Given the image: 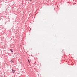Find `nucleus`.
Instances as JSON below:
<instances>
[{"label": "nucleus", "mask_w": 77, "mask_h": 77, "mask_svg": "<svg viewBox=\"0 0 77 77\" xmlns=\"http://www.w3.org/2000/svg\"><path fill=\"white\" fill-rule=\"evenodd\" d=\"M12 73H14L15 72V71L13 70L12 72Z\"/></svg>", "instance_id": "obj_1"}, {"label": "nucleus", "mask_w": 77, "mask_h": 77, "mask_svg": "<svg viewBox=\"0 0 77 77\" xmlns=\"http://www.w3.org/2000/svg\"><path fill=\"white\" fill-rule=\"evenodd\" d=\"M10 51H11L12 52H13V51H12V49H10Z\"/></svg>", "instance_id": "obj_2"}, {"label": "nucleus", "mask_w": 77, "mask_h": 77, "mask_svg": "<svg viewBox=\"0 0 77 77\" xmlns=\"http://www.w3.org/2000/svg\"><path fill=\"white\" fill-rule=\"evenodd\" d=\"M28 60L29 62H30V61L29 60Z\"/></svg>", "instance_id": "obj_3"}, {"label": "nucleus", "mask_w": 77, "mask_h": 77, "mask_svg": "<svg viewBox=\"0 0 77 77\" xmlns=\"http://www.w3.org/2000/svg\"><path fill=\"white\" fill-rule=\"evenodd\" d=\"M30 1H31V0H30Z\"/></svg>", "instance_id": "obj_4"}]
</instances>
